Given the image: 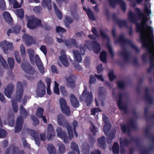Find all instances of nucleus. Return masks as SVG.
I'll return each instance as SVG.
<instances>
[{
	"instance_id": "obj_52",
	"label": "nucleus",
	"mask_w": 154,
	"mask_h": 154,
	"mask_svg": "<svg viewBox=\"0 0 154 154\" xmlns=\"http://www.w3.org/2000/svg\"><path fill=\"white\" fill-rule=\"evenodd\" d=\"M43 112V109L42 108H39L38 109L37 111L36 115L38 118H41Z\"/></svg>"
},
{
	"instance_id": "obj_3",
	"label": "nucleus",
	"mask_w": 154,
	"mask_h": 154,
	"mask_svg": "<svg viewBox=\"0 0 154 154\" xmlns=\"http://www.w3.org/2000/svg\"><path fill=\"white\" fill-rule=\"evenodd\" d=\"M67 128L69 137L67 135L66 133L60 127H57L56 130L57 136L61 138L65 143H67L73 137L72 130L71 126L66 127Z\"/></svg>"
},
{
	"instance_id": "obj_13",
	"label": "nucleus",
	"mask_w": 154,
	"mask_h": 154,
	"mask_svg": "<svg viewBox=\"0 0 154 154\" xmlns=\"http://www.w3.org/2000/svg\"><path fill=\"white\" fill-rule=\"evenodd\" d=\"M23 94V90L22 83L20 82L17 83V89L16 94L17 100L19 101L22 98Z\"/></svg>"
},
{
	"instance_id": "obj_24",
	"label": "nucleus",
	"mask_w": 154,
	"mask_h": 154,
	"mask_svg": "<svg viewBox=\"0 0 154 154\" xmlns=\"http://www.w3.org/2000/svg\"><path fill=\"white\" fill-rule=\"evenodd\" d=\"M65 43L66 46L68 48H71L75 46L76 45L75 41L74 39H72L66 41Z\"/></svg>"
},
{
	"instance_id": "obj_63",
	"label": "nucleus",
	"mask_w": 154,
	"mask_h": 154,
	"mask_svg": "<svg viewBox=\"0 0 154 154\" xmlns=\"http://www.w3.org/2000/svg\"><path fill=\"white\" fill-rule=\"evenodd\" d=\"M65 150V147L64 146L63 144H60L59 146V151L61 153H63Z\"/></svg>"
},
{
	"instance_id": "obj_10",
	"label": "nucleus",
	"mask_w": 154,
	"mask_h": 154,
	"mask_svg": "<svg viewBox=\"0 0 154 154\" xmlns=\"http://www.w3.org/2000/svg\"><path fill=\"white\" fill-rule=\"evenodd\" d=\"M61 109L64 113L67 116L70 114L69 107L67 106L66 100L63 98H60L59 100Z\"/></svg>"
},
{
	"instance_id": "obj_46",
	"label": "nucleus",
	"mask_w": 154,
	"mask_h": 154,
	"mask_svg": "<svg viewBox=\"0 0 154 154\" xmlns=\"http://www.w3.org/2000/svg\"><path fill=\"white\" fill-rule=\"evenodd\" d=\"M100 111V110L98 107L93 108L91 109V114L92 115H95Z\"/></svg>"
},
{
	"instance_id": "obj_60",
	"label": "nucleus",
	"mask_w": 154,
	"mask_h": 154,
	"mask_svg": "<svg viewBox=\"0 0 154 154\" xmlns=\"http://www.w3.org/2000/svg\"><path fill=\"white\" fill-rule=\"evenodd\" d=\"M135 11L139 17H142L144 16V14L142 13L140 9L137 8L135 9Z\"/></svg>"
},
{
	"instance_id": "obj_56",
	"label": "nucleus",
	"mask_w": 154,
	"mask_h": 154,
	"mask_svg": "<svg viewBox=\"0 0 154 154\" xmlns=\"http://www.w3.org/2000/svg\"><path fill=\"white\" fill-rule=\"evenodd\" d=\"M20 50L22 56L24 57L26 55V54L25 48L23 45H21L20 46Z\"/></svg>"
},
{
	"instance_id": "obj_37",
	"label": "nucleus",
	"mask_w": 154,
	"mask_h": 154,
	"mask_svg": "<svg viewBox=\"0 0 154 154\" xmlns=\"http://www.w3.org/2000/svg\"><path fill=\"white\" fill-rule=\"evenodd\" d=\"M116 23L118 25L119 27L120 28H122L124 26H126L127 27H128L127 22L125 20H119Z\"/></svg>"
},
{
	"instance_id": "obj_15",
	"label": "nucleus",
	"mask_w": 154,
	"mask_h": 154,
	"mask_svg": "<svg viewBox=\"0 0 154 154\" xmlns=\"http://www.w3.org/2000/svg\"><path fill=\"white\" fill-rule=\"evenodd\" d=\"M57 121L59 125L64 127L70 126L69 123L65 120L62 114H60L57 116Z\"/></svg>"
},
{
	"instance_id": "obj_8",
	"label": "nucleus",
	"mask_w": 154,
	"mask_h": 154,
	"mask_svg": "<svg viewBox=\"0 0 154 154\" xmlns=\"http://www.w3.org/2000/svg\"><path fill=\"white\" fill-rule=\"evenodd\" d=\"M129 125L132 129H135L136 128L135 122L133 119H131L129 121V124H127V126L125 124L120 125V128L123 133L130 132L131 129L129 127Z\"/></svg>"
},
{
	"instance_id": "obj_2",
	"label": "nucleus",
	"mask_w": 154,
	"mask_h": 154,
	"mask_svg": "<svg viewBox=\"0 0 154 154\" xmlns=\"http://www.w3.org/2000/svg\"><path fill=\"white\" fill-rule=\"evenodd\" d=\"M27 52L29 55L31 62L33 63L35 61L37 66L40 73L43 75L45 73V70L38 55L36 54L35 56L34 51L32 49L30 48L27 49Z\"/></svg>"
},
{
	"instance_id": "obj_64",
	"label": "nucleus",
	"mask_w": 154,
	"mask_h": 154,
	"mask_svg": "<svg viewBox=\"0 0 154 154\" xmlns=\"http://www.w3.org/2000/svg\"><path fill=\"white\" fill-rule=\"evenodd\" d=\"M40 50L42 51L44 54L46 55L47 53V49L46 47L43 45H42L41 46L40 48Z\"/></svg>"
},
{
	"instance_id": "obj_33",
	"label": "nucleus",
	"mask_w": 154,
	"mask_h": 154,
	"mask_svg": "<svg viewBox=\"0 0 154 154\" xmlns=\"http://www.w3.org/2000/svg\"><path fill=\"white\" fill-rule=\"evenodd\" d=\"M151 140L152 142V145L150 146L148 149L145 151L141 154H149V152L154 149V136L152 137Z\"/></svg>"
},
{
	"instance_id": "obj_58",
	"label": "nucleus",
	"mask_w": 154,
	"mask_h": 154,
	"mask_svg": "<svg viewBox=\"0 0 154 154\" xmlns=\"http://www.w3.org/2000/svg\"><path fill=\"white\" fill-rule=\"evenodd\" d=\"M110 6L113 8L116 7V5L117 3L115 0H108Z\"/></svg>"
},
{
	"instance_id": "obj_55",
	"label": "nucleus",
	"mask_w": 154,
	"mask_h": 154,
	"mask_svg": "<svg viewBox=\"0 0 154 154\" xmlns=\"http://www.w3.org/2000/svg\"><path fill=\"white\" fill-rule=\"evenodd\" d=\"M109 80L110 81H112L116 77L114 75V72L113 71H110L108 74Z\"/></svg>"
},
{
	"instance_id": "obj_18",
	"label": "nucleus",
	"mask_w": 154,
	"mask_h": 154,
	"mask_svg": "<svg viewBox=\"0 0 154 154\" xmlns=\"http://www.w3.org/2000/svg\"><path fill=\"white\" fill-rule=\"evenodd\" d=\"M23 38L25 39V43L26 45L29 46L31 44L35 43V40L32 37L26 34H24Z\"/></svg>"
},
{
	"instance_id": "obj_31",
	"label": "nucleus",
	"mask_w": 154,
	"mask_h": 154,
	"mask_svg": "<svg viewBox=\"0 0 154 154\" xmlns=\"http://www.w3.org/2000/svg\"><path fill=\"white\" fill-rule=\"evenodd\" d=\"M5 20L8 23L11 22L12 18L10 14L8 12H5L3 14Z\"/></svg>"
},
{
	"instance_id": "obj_41",
	"label": "nucleus",
	"mask_w": 154,
	"mask_h": 154,
	"mask_svg": "<svg viewBox=\"0 0 154 154\" xmlns=\"http://www.w3.org/2000/svg\"><path fill=\"white\" fill-rule=\"evenodd\" d=\"M10 4L13 5L14 8H18L21 7V5L19 4L15 0H8Z\"/></svg>"
},
{
	"instance_id": "obj_22",
	"label": "nucleus",
	"mask_w": 154,
	"mask_h": 154,
	"mask_svg": "<svg viewBox=\"0 0 154 154\" xmlns=\"http://www.w3.org/2000/svg\"><path fill=\"white\" fill-rule=\"evenodd\" d=\"M83 9L86 12L90 20H95L94 15L89 8L83 7Z\"/></svg>"
},
{
	"instance_id": "obj_36",
	"label": "nucleus",
	"mask_w": 154,
	"mask_h": 154,
	"mask_svg": "<svg viewBox=\"0 0 154 154\" xmlns=\"http://www.w3.org/2000/svg\"><path fill=\"white\" fill-rule=\"evenodd\" d=\"M94 46L93 50L94 52L96 53H98L100 50V45L99 43L96 42H93Z\"/></svg>"
},
{
	"instance_id": "obj_39",
	"label": "nucleus",
	"mask_w": 154,
	"mask_h": 154,
	"mask_svg": "<svg viewBox=\"0 0 154 154\" xmlns=\"http://www.w3.org/2000/svg\"><path fill=\"white\" fill-rule=\"evenodd\" d=\"M73 78L74 77H73L70 76L67 79L68 85L71 87H73L75 85Z\"/></svg>"
},
{
	"instance_id": "obj_54",
	"label": "nucleus",
	"mask_w": 154,
	"mask_h": 154,
	"mask_svg": "<svg viewBox=\"0 0 154 154\" xmlns=\"http://www.w3.org/2000/svg\"><path fill=\"white\" fill-rule=\"evenodd\" d=\"M33 138L36 144L38 146L39 143V138L38 134L37 133H35L33 136Z\"/></svg>"
},
{
	"instance_id": "obj_25",
	"label": "nucleus",
	"mask_w": 154,
	"mask_h": 154,
	"mask_svg": "<svg viewBox=\"0 0 154 154\" xmlns=\"http://www.w3.org/2000/svg\"><path fill=\"white\" fill-rule=\"evenodd\" d=\"M42 5L44 7H47L50 10L51 9V0H43L42 3Z\"/></svg>"
},
{
	"instance_id": "obj_5",
	"label": "nucleus",
	"mask_w": 154,
	"mask_h": 154,
	"mask_svg": "<svg viewBox=\"0 0 154 154\" xmlns=\"http://www.w3.org/2000/svg\"><path fill=\"white\" fill-rule=\"evenodd\" d=\"M27 26L29 28L33 29L38 27H42L41 22L40 20L35 17L34 16L27 17Z\"/></svg>"
},
{
	"instance_id": "obj_20",
	"label": "nucleus",
	"mask_w": 154,
	"mask_h": 154,
	"mask_svg": "<svg viewBox=\"0 0 154 154\" xmlns=\"http://www.w3.org/2000/svg\"><path fill=\"white\" fill-rule=\"evenodd\" d=\"M14 88L13 85H8L6 88L5 89V94L8 98L11 97V94L13 92Z\"/></svg>"
},
{
	"instance_id": "obj_21",
	"label": "nucleus",
	"mask_w": 154,
	"mask_h": 154,
	"mask_svg": "<svg viewBox=\"0 0 154 154\" xmlns=\"http://www.w3.org/2000/svg\"><path fill=\"white\" fill-rule=\"evenodd\" d=\"M120 145L122 146L127 147L130 144L131 142V138L130 140H128L127 138H125L124 140L121 137L119 139Z\"/></svg>"
},
{
	"instance_id": "obj_53",
	"label": "nucleus",
	"mask_w": 154,
	"mask_h": 154,
	"mask_svg": "<svg viewBox=\"0 0 154 154\" xmlns=\"http://www.w3.org/2000/svg\"><path fill=\"white\" fill-rule=\"evenodd\" d=\"M71 147L72 149L74 150L78 153H79L78 146L76 143L74 142H72L71 143Z\"/></svg>"
},
{
	"instance_id": "obj_35",
	"label": "nucleus",
	"mask_w": 154,
	"mask_h": 154,
	"mask_svg": "<svg viewBox=\"0 0 154 154\" xmlns=\"http://www.w3.org/2000/svg\"><path fill=\"white\" fill-rule=\"evenodd\" d=\"M17 149L13 146H11L6 151L5 154H17Z\"/></svg>"
},
{
	"instance_id": "obj_1",
	"label": "nucleus",
	"mask_w": 154,
	"mask_h": 154,
	"mask_svg": "<svg viewBox=\"0 0 154 154\" xmlns=\"http://www.w3.org/2000/svg\"><path fill=\"white\" fill-rule=\"evenodd\" d=\"M128 19L131 23H135L136 31L137 32L140 33V38L142 47H146V44H149V42L148 40L147 34L143 31V29L146 30L148 32L151 43L154 45V35H153V28L147 24V23L142 20L140 23L136 22V16L132 12L128 14Z\"/></svg>"
},
{
	"instance_id": "obj_26",
	"label": "nucleus",
	"mask_w": 154,
	"mask_h": 154,
	"mask_svg": "<svg viewBox=\"0 0 154 154\" xmlns=\"http://www.w3.org/2000/svg\"><path fill=\"white\" fill-rule=\"evenodd\" d=\"M97 145L100 147L103 148L105 143V137L103 136L97 139Z\"/></svg>"
},
{
	"instance_id": "obj_40",
	"label": "nucleus",
	"mask_w": 154,
	"mask_h": 154,
	"mask_svg": "<svg viewBox=\"0 0 154 154\" xmlns=\"http://www.w3.org/2000/svg\"><path fill=\"white\" fill-rule=\"evenodd\" d=\"M48 150L50 154H55V148L52 144H50L48 145Z\"/></svg>"
},
{
	"instance_id": "obj_49",
	"label": "nucleus",
	"mask_w": 154,
	"mask_h": 154,
	"mask_svg": "<svg viewBox=\"0 0 154 154\" xmlns=\"http://www.w3.org/2000/svg\"><path fill=\"white\" fill-rule=\"evenodd\" d=\"M119 109L124 110L125 113H127L128 112V110L127 109V106L125 104H122L118 106Z\"/></svg>"
},
{
	"instance_id": "obj_7",
	"label": "nucleus",
	"mask_w": 154,
	"mask_h": 154,
	"mask_svg": "<svg viewBox=\"0 0 154 154\" xmlns=\"http://www.w3.org/2000/svg\"><path fill=\"white\" fill-rule=\"evenodd\" d=\"M117 42L122 45H125L126 44L130 45L131 48L137 53H139L140 51L138 48L130 40L125 38L123 35H121L119 37Z\"/></svg>"
},
{
	"instance_id": "obj_27",
	"label": "nucleus",
	"mask_w": 154,
	"mask_h": 154,
	"mask_svg": "<svg viewBox=\"0 0 154 154\" xmlns=\"http://www.w3.org/2000/svg\"><path fill=\"white\" fill-rule=\"evenodd\" d=\"M120 54L123 57L125 61L126 62H128L129 55L128 53L126 50L122 51L120 52Z\"/></svg>"
},
{
	"instance_id": "obj_14",
	"label": "nucleus",
	"mask_w": 154,
	"mask_h": 154,
	"mask_svg": "<svg viewBox=\"0 0 154 154\" xmlns=\"http://www.w3.org/2000/svg\"><path fill=\"white\" fill-rule=\"evenodd\" d=\"M22 69L28 74L32 75L35 73L34 69L28 64H23L22 66Z\"/></svg>"
},
{
	"instance_id": "obj_6",
	"label": "nucleus",
	"mask_w": 154,
	"mask_h": 154,
	"mask_svg": "<svg viewBox=\"0 0 154 154\" xmlns=\"http://www.w3.org/2000/svg\"><path fill=\"white\" fill-rule=\"evenodd\" d=\"M93 95L92 92L88 91L87 88L85 87L84 90L80 96V99L85 100L88 106H89L93 101Z\"/></svg>"
},
{
	"instance_id": "obj_23",
	"label": "nucleus",
	"mask_w": 154,
	"mask_h": 154,
	"mask_svg": "<svg viewBox=\"0 0 154 154\" xmlns=\"http://www.w3.org/2000/svg\"><path fill=\"white\" fill-rule=\"evenodd\" d=\"M70 100L72 104L74 107H77L79 106V102L74 95H71Z\"/></svg>"
},
{
	"instance_id": "obj_48",
	"label": "nucleus",
	"mask_w": 154,
	"mask_h": 154,
	"mask_svg": "<svg viewBox=\"0 0 154 154\" xmlns=\"http://www.w3.org/2000/svg\"><path fill=\"white\" fill-rule=\"evenodd\" d=\"M57 3L59 7H61L64 4L67 3L69 0H56Z\"/></svg>"
},
{
	"instance_id": "obj_57",
	"label": "nucleus",
	"mask_w": 154,
	"mask_h": 154,
	"mask_svg": "<svg viewBox=\"0 0 154 154\" xmlns=\"http://www.w3.org/2000/svg\"><path fill=\"white\" fill-rule=\"evenodd\" d=\"M118 87L120 89H123L125 86V84L123 82H119L117 83Z\"/></svg>"
},
{
	"instance_id": "obj_19",
	"label": "nucleus",
	"mask_w": 154,
	"mask_h": 154,
	"mask_svg": "<svg viewBox=\"0 0 154 154\" xmlns=\"http://www.w3.org/2000/svg\"><path fill=\"white\" fill-rule=\"evenodd\" d=\"M23 123V120L22 118L21 117H18L16 124L15 128L16 132H19L21 130Z\"/></svg>"
},
{
	"instance_id": "obj_34",
	"label": "nucleus",
	"mask_w": 154,
	"mask_h": 154,
	"mask_svg": "<svg viewBox=\"0 0 154 154\" xmlns=\"http://www.w3.org/2000/svg\"><path fill=\"white\" fill-rule=\"evenodd\" d=\"M115 131H110L109 134L108 136V138L106 141L108 143H109V141L111 142L112 141V139L115 138Z\"/></svg>"
},
{
	"instance_id": "obj_42",
	"label": "nucleus",
	"mask_w": 154,
	"mask_h": 154,
	"mask_svg": "<svg viewBox=\"0 0 154 154\" xmlns=\"http://www.w3.org/2000/svg\"><path fill=\"white\" fill-rule=\"evenodd\" d=\"M100 60L103 62L106 61V52L105 51H102L100 55Z\"/></svg>"
},
{
	"instance_id": "obj_30",
	"label": "nucleus",
	"mask_w": 154,
	"mask_h": 154,
	"mask_svg": "<svg viewBox=\"0 0 154 154\" xmlns=\"http://www.w3.org/2000/svg\"><path fill=\"white\" fill-rule=\"evenodd\" d=\"M89 146L86 143H83L82 146V154H89Z\"/></svg>"
},
{
	"instance_id": "obj_50",
	"label": "nucleus",
	"mask_w": 154,
	"mask_h": 154,
	"mask_svg": "<svg viewBox=\"0 0 154 154\" xmlns=\"http://www.w3.org/2000/svg\"><path fill=\"white\" fill-rule=\"evenodd\" d=\"M0 61L4 67L7 68L8 67L5 60L3 58L1 55H0Z\"/></svg>"
},
{
	"instance_id": "obj_9",
	"label": "nucleus",
	"mask_w": 154,
	"mask_h": 154,
	"mask_svg": "<svg viewBox=\"0 0 154 154\" xmlns=\"http://www.w3.org/2000/svg\"><path fill=\"white\" fill-rule=\"evenodd\" d=\"M0 47L5 54L8 53L10 51L13 50L14 48L12 43H9L5 40L0 43Z\"/></svg>"
},
{
	"instance_id": "obj_47",
	"label": "nucleus",
	"mask_w": 154,
	"mask_h": 154,
	"mask_svg": "<svg viewBox=\"0 0 154 154\" xmlns=\"http://www.w3.org/2000/svg\"><path fill=\"white\" fill-rule=\"evenodd\" d=\"M16 14L21 19H22L24 16V12L22 9L17 10Z\"/></svg>"
},
{
	"instance_id": "obj_38",
	"label": "nucleus",
	"mask_w": 154,
	"mask_h": 154,
	"mask_svg": "<svg viewBox=\"0 0 154 154\" xmlns=\"http://www.w3.org/2000/svg\"><path fill=\"white\" fill-rule=\"evenodd\" d=\"M54 8L55 9V12L58 18L60 19H62L63 16L62 14L60 11L57 8L56 5L54 4Z\"/></svg>"
},
{
	"instance_id": "obj_61",
	"label": "nucleus",
	"mask_w": 154,
	"mask_h": 154,
	"mask_svg": "<svg viewBox=\"0 0 154 154\" xmlns=\"http://www.w3.org/2000/svg\"><path fill=\"white\" fill-rule=\"evenodd\" d=\"M15 55L16 58V61L18 63H20L21 61L20 57L19 55V53L18 52H16L15 53Z\"/></svg>"
},
{
	"instance_id": "obj_28",
	"label": "nucleus",
	"mask_w": 154,
	"mask_h": 154,
	"mask_svg": "<svg viewBox=\"0 0 154 154\" xmlns=\"http://www.w3.org/2000/svg\"><path fill=\"white\" fill-rule=\"evenodd\" d=\"M112 150L113 154L119 153V146L118 143L115 142L114 143L112 147Z\"/></svg>"
},
{
	"instance_id": "obj_11",
	"label": "nucleus",
	"mask_w": 154,
	"mask_h": 154,
	"mask_svg": "<svg viewBox=\"0 0 154 154\" xmlns=\"http://www.w3.org/2000/svg\"><path fill=\"white\" fill-rule=\"evenodd\" d=\"M45 87L44 83L42 82H39L38 84L36 90L37 95L39 97H42L45 92Z\"/></svg>"
},
{
	"instance_id": "obj_45",
	"label": "nucleus",
	"mask_w": 154,
	"mask_h": 154,
	"mask_svg": "<svg viewBox=\"0 0 154 154\" xmlns=\"http://www.w3.org/2000/svg\"><path fill=\"white\" fill-rule=\"evenodd\" d=\"M118 96L119 98V100L117 101L118 106L123 104L122 103V98L123 95L122 93H119L118 94Z\"/></svg>"
},
{
	"instance_id": "obj_59",
	"label": "nucleus",
	"mask_w": 154,
	"mask_h": 154,
	"mask_svg": "<svg viewBox=\"0 0 154 154\" xmlns=\"http://www.w3.org/2000/svg\"><path fill=\"white\" fill-rule=\"evenodd\" d=\"M90 129L92 133L94 135H95L96 133L98 131V130L93 125H92L90 127Z\"/></svg>"
},
{
	"instance_id": "obj_43",
	"label": "nucleus",
	"mask_w": 154,
	"mask_h": 154,
	"mask_svg": "<svg viewBox=\"0 0 154 154\" xmlns=\"http://www.w3.org/2000/svg\"><path fill=\"white\" fill-rule=\"evenodd\" d=\"M54 92L58 95L59 94V89L58 88V84L56 81L54 82V86L53 88Z\"/></svg>"
},
{
	"instance_id": "obj_17",
	"label": "nucleus",
	"mask_w": 154,
	"mask_h": 154,
	"mask_svg": "<svg viewBox=\"0 0 154 154\" xmlns=\"http://www.w3.org/2000/svg\"><path fill=\"white\" fill-rule=\"evenodd\" d=\"M106 48L108 49V53L112 58L114 57V53L112 47L110 44V40L109 36L106 34Z\"/></svg>"
},
{
	"instance_id": "obj_32",
	"label": "nucleus",
	"mask_w": 154,
	"mask_h": 154,
	"mask_svg": "<svg viewBox=\"0 0 154 154\" xmlns=\"http://www.w3.org/2000/svg\"><path fill=\"white\" fill-rule=\"evenodd\" d=\"M117 3L119 5L121 9L123 11H125L126 10V4L125 2L122 0H115Z\"/></svg>"
},
{
	"instance_id": "obj_16",
	"label": "nucleus",
	"mask_w": 154,
	"mask_h": 154,
	"mask_svg": "<svg viewBox=\"0 0 154 154\" xmlns=\"http://www.w3.org/2000/svg\"><path fill=\"white\" fill-rule=\"evenodd\" d=\"M55 131L52 125L49 124L48 128L47 139L50 140L55 136Z\"/></svg>"
},
{
	"instance_id": "obj_12",
	"label": "nucleus",
	"mask_w": 154,
	"mask_h": 154,
	"mask_svg": "<svg viewBox=\"0 0 154 154\" xmlns=\"http://www.w3.org/2000/svg\"><path fill=\"white\" fill-rule=\"evenodd\" d=\"M60 56L59 57L60 60L64 66H68L69 63L65 52L63 50H61L60 52Z\"/></svg>"
},
{
	"instance_id": "obj_44",
	"label": "nucleus",
	"mask_w": 154,
	"mask_h": 154,
	"mask_svg": "<svg viewBox=\"0 0 154 154\" xmlns=\"http://www.w3.org/2000/svg\"><path fill=\"white\" fill-rule=\"evenodd\" d=\"M8 62L10 69H12L14 66V61L13 58H9L8 59Z\"/></svg>"
},
{
	"instance_id": "obj_51",
	"label": "nucleus",
	"mask_w": 154,
	"mask_h": 154,
	"mask_svg": "<svg viewBox=\"0 0 154 154\" xmlns=\"http://www.w3.org/2000/svg\"><path fill=\"white\" fill-rule=\"evenodd\" d=\"M21 28L19 26H17L13 28V33L16 34H18L20 32Z\"/></svg>"
},
{
	"instance_id": "obj_62",
	"label": "nucleus",
	"mask_w": 154,
	"mask_h": 154,
	"mask_svg": "<svg viewBox=\"0 0 154 154\" xmlns=\"http://www.w3.org/2000/svg\"><path fill=\"white\" fill-rule=\"evenodd\" d=\"M6 135V131L3 129L0 128V138L4 137Z\"/></svg>"
},
{
	"instance_id": "obj_29",
	"label": "nucleus",
	"mask_w": 154,
	"mask_h": 154,
	"mask_svg": "<svg viewBox=\"0 0 154 154\" xmlns=\"http://www.w3.org/2000/svg\"><path fill=\"white\" fill-rule=\"evenodd\" d=\"M149 8H150V5H149ZM143 12L147 16H149L151 14V11L150 8H149L147 3H145L144 5Z\"/></svg>"
},
{
	"instance_id": "obj_4",
	"label": "nucleus",
	"mask_w": 154,
	"mask_h": 154,
	"mask_svg": "<svg viewBox=\"0 0 154 154\" xmlns=\"http://www.w3.org/2000/svg\"><path fill=\"white\" fill-rule=\"evenodd\" d=\"M89 42L86 41L85 42L84 46L81 45L80 47L79 50H75L73 51V57L74 59L79 62H80L82 60V56H83L85 54V51L86 48H88L91 50L90 48L88 46Z\"/></svg>"
}]
</instances>
